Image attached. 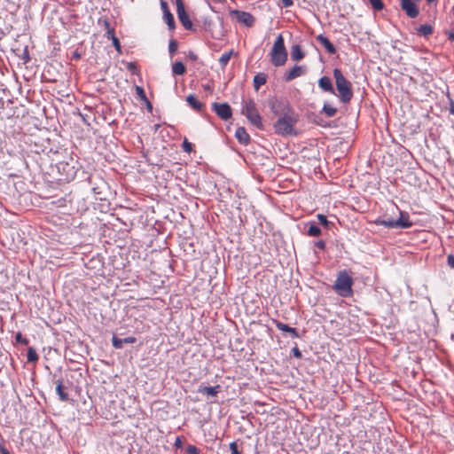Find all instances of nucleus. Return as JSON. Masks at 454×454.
<instances>
[{"label":"nucleus","mask_w":454,"mask_h":454,"mask_svg":"<svg viewBox=\"0 0 454 454\" xmlns=\"http://www.w3.org/2000/svg\"><path fill=\"white\" fill-rule=\"evenodd\" d=\"M333 77L335 79L338 97L342 103H348L353 97L351 82L344 77L339 68L333 69Z\"/></svg>","instance_id":"obj_1"},{"label":"nucleus","mask_w":454,"mask_h":454,"mask_svg":"<svg viewBox=\"0 0 454 454\" xmlns=\"http://www.w3.org/2000/svg\"><path fill=\"white\" fill-rule=\"evenodd\" d=\"M287 60V51L285 47L284 37L279 34L270 51V61L274 67H281Z\"/></svg>","instance_id":"obj_2"},{"label":"nucleus","mask_w":454,"mask_h":454,"mask_svg":"<svg viewBox=\"0 0 454 454\" xmlns=\"http://www.w3.org/2000/svg\"><path fill=\"white\" fill-rule=\"evenodd\" d=\"M353 278L346 270L340 271L333 285L334 291L341 297H350L352 290Z\"/></svg>","instance_id":"obj_3"},{"label":"nucleus","mask_w":454,"mask_h":454,"mask_svg":"<svg viewBox=\"0 0 454 454\" xmlns=\"http://www.w3.org/2000/svg\"><path fill=\"white\" fill-rule=\"evenodd\" d=\"M297 121V118L294 113L279 116L278 120L274 124L276 133L282 136L295 135L294 124Z\"/></svg>","instance_id":"obj_4"},{"label":"nucleus","mask_w":454,"mask_h":454,"mask_svg":"<svg viewBox=\"0 0 454 454\" xmlns=\"http://www.w3.org/2000/svg\"><path fill=\"white\" fill-rule=\"evenodd\" d=\"M242 114L246 115L247 120L254 127L262 129V117L257 111L255 102L254 99H247L242 104Z\"/></svg>","instance_id":"obj_5"},{"label":"nucleus","mask_w":454,"mask_h":454,"mask_svg":"<svg viewBox=\"0 0 454 454\" xmlns=\"http://www.w3.org/2000/svg\"><path fill=\"white\" fill-rule=\"evenodd\" d=\"M271 112L278 116H284L294 113L290 108L289 103L283 98H273L270 101Z\"/></svg>","instance_id":"obj_6"},{"label":"nucleus","mask_w":454,"mask_h":454,"mask_svg":"<svg viewBox=\"0 0 454 454\" xmlns=\"http://www.w3.org/2000/svg\"><path fill=\"white\" fill-rule=\"evenodd\" d=\"M176 12L178 19L184 27L187 30H191L192 28V22L191 21L189 15L186 13L184 10V4L182 0H176Z\"/></svg>","instance_id":"obj_7"},{"label":"nucleus","mask_w":454,"mask_h":454,"mask_svg":"<svg viewBox=\"0 0 454 454\" xmlns=\"http://www.w3.org/2000/svg\"><path fill=\"white\" fill-rule=\"evenodd\" d=\"M212 108L217 116L223 121H227L231 117V109L227 103H213Z\"/></svg>","instance_id":"obj_8"},{"label":"nucleus","mask_w":454,"mask_h":454,"mask_svg":"<svg viewBox=\"0 0 454 454\" xmlns=\"http://www.w3.org/2000/svg\"><path fill=\"white\" fill-rule=\"evenodd\" d=\"M401 5L409 17L416 18L419 15L417 5L412 0H402Z\"/></svg>","instance_id":"obj_9"},{"label":"nucleus","mask_w":454,"mask_h":454,"mask_svg":"<svg viewBox=\"0 0 454 454\" xmlns=\"http://www.w3.org/2000/svg\"><path fill=\"white\" fill-rule=\"evenodd\" d=\"M375 224L383 225L387 228H402L406 229L408 223H401L400 221H395L393 219H381L378 218L375 220Z\"/></svg>","instance_id":"obj_10"},{"label":"nucleus","mask_w":454,"mask_h":454,"mask_svg":"<svg viewBox=\"0 0 454 454\" xmlns=\"http://www.w3.org/2000/svg\"><path fill=\"white\" fill-rule=\"evenodd\" d=\"M233 13L236 15L239 21L246 26L251 27L254 24V19L251 13L242 11H235Z\"/></svg>","instance_id":"obj_11"},{"label":"nucleus","mask_w":454,"mask_h":454,"mask_svg":"<svg viewBox=\"0 0 454 454\" xmlns=\"http://www.w3.org/2000/svg\"><path fill=\"white\" fill-rule=\"evenodd\" d=\"M319 88L332 95H335V90L333 86L332 81L328 76H322L318 81Z\"/></svg>","instance_id":"obj_12"},{"label":"nucleus","mask_w":454,"mask_h":454,"mask_svg":"<svg viewBox=\"0 0 454 454\" xmlns=\"http://www.w3.org/2000/svg\"><path fill=\"white\" fill-rule=\"evenodd\" d=\"M317 41L320 43L329 52L330 54H333L336 52V49L333 44L329 41V39L324 35L320 34L317 36Z\"/></svg>","instance_id":"obj_13"},{"label":"nucleus","mask_w":454,"mask_h":454,"mask_svg":"<svg viewBox=\"0 0 454 454\" xmlns=\"http://www.w3.org/2000/svg\"><path fill=\"white\" fill-rule=\"evenodd\" d=\"M135 341H136V338L131 337V336L126 337L123 339H120V338H117L116 336H114L112 339L113 346L115 348H121L123 347V344H131V343H134Z\"/></svg>","instance_id":"obj_14"},{"label":"nucleus","mask_w":454,"mask_h":454,"mask_svg":"<svg viewBox=\"0 0 454 454\" xmlns=\"http://www.w3.org/2000/svg\"><path fill=\"white\" fill-rule=\"evenodd\" d=\"M304 74V68L301 66H294L285 76L286 82H290Z\"/></svg>","instance_id":"obj_15"},{"label":"nucleus","mask_w":454,"mask_h":454,"mask_svg":"<svg viewBox=\"0 0 454 454\" xmlns=\"http://www.w3.org/2000/svg\"><path fill=\"white\" fill-rule=\"evenodd\" d=\"M235 137L238 139V141L242 145H247L250 140V137H249L248 133L247 132L246 129L243 127H239L236 129Z\"/></svg>","instance_id":"obj_16"},{"label":"nucleus","mask_w":454,"mask_h":454,"mask_svg":"<svg viewBox=\"0 0 454 454\" xmlns=\"http://www.w3.org/2000/svg\"><path fill=\"white\" fill-rule=\"evenodd\" d=\"M186 102L192 108H193L196 111H200L203 106L202 103L200 102L197 97L193 94H189L186 97Z\"/></svg>","instance_id":"obj_17"},{"label":"nucleus","mask_w":454,"mask_h":454,"mask_svg":"<svg viewBox=\"0 0 454 454\" xmlns=\"http://www.w3.org/2000/svg\"><path fill=\"white\" fill-rule=\"evenodd\" d=\"M304 57V52L299 44L293 45L291 48V59L294 61H299Z\"/></svg>","instance_id":"obj_18"},{"label":"nucleus","mask_w":454,"mask_h":454,"mask_svg":"<svg viewBox=\"0 0 454 454\" xmlns=\"http://www.w3.org/2000/svg\"><path fill=\"white\" fill-rule=\"evenodd\" d=\"M253 82L255 90H258L261 86L266 83L267 75L264 73H258L254 75Z\"/></svg>","instance_id":"obj_19"},{"label":"nucleus","mask_w":454,"mask_h":454,"mask_svg":"<svg viewBox=\"0 0 454 454\" xmlns=\"http://www.w3.org/2000/svg\"><path fill=\"white\" fill-rule=\"evenodd\" d=\"M199 392L210 396H215L220 392V386L200 387Z\"/></svg>","instance_id":"obj_20"},{"label":"nucleus","mask_w":454,"mask_h":454,"mask_svg":"<svg viewBox=\"0 0 454 454\" xmlns=\"http://www.w3.org/2000/svg\"><path fill=\"white\" fill-rule=\"evenodd\" d=\"M233 54H234L233 50H231L229 51L224 52L223 54H222V56L219 58V64H220L222 69H223L227 66L228 62L230 61V59Z\"/></svg>","instance_id":"obj_21"},{"label":"nucleus","mask_w":454,"mask_h":454,"mask_svg":"<svg viewBox=\"0 0 454 454\" xmlns=\"http://www.w3.org/2000/svg\"><path fill=\"white\" fill-rule=\"evenodd\" d=\"M172 73L175 75H182L185 73V67L181 61H176L172 65Z\"/></svg>","instance_id":"obj_22"},{"label":"nucleus","mask_w":454,"mask_h":454,"mask_svg":"<svg viewBox=\"0 0 454 454\" xmlns=\"http://www.w3.org/2000/svg\"><path fill=\"white\" fill-rule=\"evenodd\" d=\"M163 18L170 30H174L176 27V23L173 15L169 11H165L163 14Z\"/></svg>","instance_id":"obj_23"},{"label":"nucleus","mask_w":454,"mask_h":454,"mask_svg":"<svg viewBox=\"0 0 454 454\" xmlns=\"http://www.w3.org/2000/svg\"><path fill=\"white\" fill-rule=\"evenodd\" d=\"M56 392L61 401H67L68 399V395L64 391V387L62 385V381L59 380L56 386Z\"/></svg>","instance_id":"obj_24"},{"label":"nucleus","mask_w":454,"mask_h":454,"mask_svg":"<svg viewBox=\"0 0 454 454\" xmlns=\"http://www.w3.org/2000/svg\"><path fill=\"white\" fill-rule=\"evenodd\" d=\"M320 234V228L315 223H310L308 230V235L311 237H317L319 236Z\"/></svg>","instance_id":"obj_25"},{"label":"nucleus","mask_w":454,"mask_h":454,"mask_svg":"<svg viewBox=\"0 0 454 454\" xmlns=\"http://www.w3.org/2000/svg\"><path fill=\"white\" fill-rule=\"evenodd\" d=\"M395 221H400L401 223H408V225L406 226V229L410 228L412 225V223L410 220V216H409L408 213H406L404 211H400L399 218L396 219Z\"/></svg>","instance_id":"obj_26"},{"label":"nucleus","mask_w":454,"mask_h":454,"mask_svg":"<svg viewBox=\"0 0 454 454\" xmlns=\"http://www.w3.org/2000/svg\"><path fill=\"white\" fill-rule=\"evenodd\" d=\"M433 32V28L430 25H427V24H425V25H421L419 28H418V33L420 35H424V36H427L429 35H431Z\"/></svg>","instance_id":"obj_27"},{"label":"nucleus","mask_w":454,"mask_h":454,"mask_svg":"<svg viewBox=\"0 0 454 454\" xmlns=\"http://www.w3.org/2000/svg\"><path fill=\"white\" fill-rule=\"evenodd\" d=\"M27 362L35 363L38 360V355L34 348H29L27 353Z\"/></svg>","instance_id":"obj_28"},{"label":"nucleus","mask_w":454,"mask_h":454,"mask_svg":"<svg viewBox=\"0 0 454 454\" xmlns=\"http://www.w3.org/2000/svg\"><path fill=\"white\" fill-rule=\"evenodd\" d=\"M136 92L137 94V96L144 101H145L147 103V106L150 110H152V105L150 104V102L147 100V98L145 96V90L142 87L140 86H136Z\"/></svg>","instance_id":"obj_29"},{"label":"nucleus","mask_w":454,"mask_h":454,"mask_svg":"<svg viewBox=\"0 0 454 454\" xmlns=\"http://www.w3.org/2000/svg\"><path fill=\"white\" fill-rule=\"evenodd\" d=\"M323 112L328 117H333L335 115L337 109L330 105L325 104L323 106Z\"/></svg>","instance_id":"obj_30"},{"label":"nucleus","mask_w":454,"mask_h":454,"mask_svg":"<svg viewBox=\"0 0 454 454\" xmlns=\"http://www.w3.org/2000/svg\"><path fill=\"white\" fill-rule=\"evenodd\" d=\"M368 1L375 11H381L384 7V4L381 0H368Z\"/></svg>","instance_id":"obj_31"},{"label":"nucleus","mask_w":454,"mask_h":454,"mask_svg":"<svg viewBox=\"0 0 454 454\" xmlns=\"http://www.w3.org/2000/svg\"><path fill=\"white\" fill-rule=\"evenodd\" d=\"M177 50V43L176 40L171 39L168 43V51L170 55H173Z\"/></svg>","instance_id":"obj_32"},{"label":"nucleus","mask_w":454,"mask_h":454,"mask_svg":"<svg viewBox=\"0 0 454 454\" xmlns=\"http://www.w3.org/2000/svg\"><path fill=\"white\" fill-rule=\"evenodd\" d=\"M182 148L186 153H191L192 151V144L188 142L187 139H184L182 145Z\"/></svg>","instance_id":"obj_33"},{"label":"nucleus","mask_w":454,"mask_h":454,"mask_svg":"<svg viewBox=\"0 0 454 454\" xmlns=\"http://www.w3.org/2000/svg\"><path fill=\"white\" fill-rule=\"evenodd\" d=\"M276 327H277L279 331H281V332H286V333L289 332V330H290V328H291L289 325H286V324H284V323H281V322H277V324H276Z\"/></svg>","instance_id":"obj_34"},{"label":"nucleus","mask_w":454,"mask_h":454,"mask_svg":"<svg viewBox=\"0 0 454 454\" xmlns=\"http://www.w3.org/2000/svg\"><path fill=\"white\" fill-rule=\"evenodd\" d=\"M317 220L319 221V223L323 225H325V227H328L329 225V221L327 220L326 216L325 215H322V214H318L317 215Z\"/></svg>","instance_id":"obj_35"},{"label":"nucleus","mask_w":454,"mask_h":454,"mask_svg":"<svg viewBox=\"0 0 454 454\" xmlns=\"http://www.w3.org/2000/svg\"><path fill=\"white\" fill-rule=\"evenodd\" d=\"M188 454H200V450L194 445H188L186 448Z\"/></svg>","instance_id":"obj_36"},{"label":"nucleus","mask_w":454,"mask_h":454,"mask_svg":"<svg viewBox=\"0 0 454 454\" xmlns=\"http://www.w3.org/2000/svg\"><path fill=\"white\" fill-rule=\"evenodd\" d=\"M230 450H231V454H240L238 450V444L236 442H231L230 443Z\"/></svg>","instance_id":"obj_37"},{"label":"nucleus","mask_w":454,"mask_h":454,"mask_svg":"<svg viewBox=\"0 0 454 454\" xmlns=\"http://www.w3.org/2000/svg\"><path fill=\"white\" fill-rule=\"evenodd\" d=\"M109 34H111V35H112V39H113V43H114V47L116 48L117 51H120L121 50V44H120V42H119L118 38L114 35V33H112L110 31H109Z\"/></svg>","instance_id":"obj_38"},{"label":"nucleus","mask_w":454,"mask_h":454,"mask_svg":"<svg viewBox=\"0 0 454 454\" xmlns=\"http://www.w3.org/2000/svg\"><path fill=\"white\" fill-rule=\"evenodd\" d=\"M15 340L16 341L18 342H20V343H23V344H27V340L26 339H24L21 335L20 333H18L15 336Z\"/></svg>","instance_id":"obj_39"},{"label":"nucleus","mask_w":454,"mask_h":454,"mask_svg":"<svg viewBox=\"0 0 454 454\" xmlns=\"http://www.w3.org/2000/svg\"><path fill=\"white\" fill-rule=\"evenodd\" d=\"M447 263L450 268L454 269V255H452V254L448 255Z\"/></svg>","instance_id":"obj_40"},{"label":"nucleus","mask_w":454,"mask_h":454,"mask_svg":"<svg viewBox=\"0 0 454 454\" xmlns=\"http://www.w3.org/2000/svg\"><path fill=\"white\" fill-rule=\"evenodd\" d=\"M315 246L320 249L324 250L325 248V242L324 240H318L315 243Z\"/></svg>","instance_id":"obj_41"},{"label":"nucleus","mask_w":454,"mask_h":454,"mask_svg":"<svg viewBox=\"0 0 454 454\" xmlns=\"http://www.w3.org/2000/svg\"><path fill=\"white\" fill-rule=\"evenodd\" d=\"M128 69L132 73V74H136L137 73V67L134 63L132 62H129L128 63V66H127Z\"/></svg>","instance_id":"obj_42"},{"label":"nucleus","mask_w":454,"mask_h":454,"mask_svg":"<svg viewBox=\"0 0 454 454\" xmlns=\"http://www.w3.org/2000/svg\"><path fill=\"white\" fill-rule=\"evenodd\" d=\"M292 352L295 357H297V358L301 357V353L297 347L293 348Z\"/></svg>","instance_id":"obj_43"},{"label":"nucleus","mask_w":454,"mask_h":454,"mask_svg":"<svg viewBox=\"0 0 454 454\" xmlns=\"http://www.w3.org/2000/svg\"><path fill=\"white\" fill-rule=\"evenodd\" d=\"M288 333L291 334V336L293 338H298L299 337V333H298V332H297V330L295 328L291 327Z\"/></svg>","instance_id":"obj_44"},{"label":"nucleus","mask_w":454,"mask_h":454,"mask_svg":"<svg viewBox=\"0 0 454 454\" xmlns=\"http://www.w3.org/2000/svg\"><path fill=\"white\" fill-rule=\"evenodd\" d=\"M282 3L285 7H290L294 4L293 0H282Z\"/></svg>","instance_id":"obj_45"},{"label":"nucleus","mask_w":454,"mask_h":454,"mask_svg":"<svg viewBox=\"0 0 454 454\" xmlns=\"http://www.w3.org/2000/svg\"><path fill=\"white\" fill-rule=\"evenodd\" d=\"M450 114L454 115V100L450 99Z\"/></svg>","instance_id":"obj_46"},{"label":"nucleus","mask_w":454,"mask_h":454,"mask_svg":"<svg viewBox=\"0 0 454 454\" xmlns=\"http://www.w3.org/2000/svg\"><path fill=\"white\" fill-rule=\"evenodd\" d=\"M175 446H176V448H180V447L182 446V442H181V439H180L179 437H177V438L176 439Z\"/></svg>","instance_id":"obj_47"},{"label":"nucleus","mask_w":454,"mask_h":454,"mask_svg":"<svg viewBox=\"0 0 454 454\" xmlns=\"http://www.w3.org/2000/svg\"><path fill=\"white\" fill-rule=\"evenodd\" d=\"M160 5H161V8H162V10H163V12H164L165 11H168V4H167V3H166V2L161 1Z\"/></svg>","instance_id":"obj_48"},{"label":"nucleus","mask_w":454,"mask_h":454,"mask_svg":"<svg viewBox=\"0 0 454 454\" xmlns=\"http://www.w3.org/2000/svg\"><path fill=\"white\" fill-rule=\"evenodd\" d=\"M1 454H10V453H9V451L6 449L3 448L1 450Z\"/></svg>","instance_id":"obj_49"},{"label":"nucleus","mask_w":454,"mask_h":454,"mask_svg":"<svg viewBox=\"0 0 454 454\" xmlns=\"http://www.w3.org/2000/svg\"><path fill=\"white\" fill-rule=\"evenodd\" d=\"M449 38L450 40H454V33H450V35H449Z\"/></svg>","instance_id":"obj_50"},{"label":"nucleus","mask_w":454,"mask_h":454,"mask_svg":"<svg viewBox=\"0 0 454 454\" xmlns=\"http://www.w3.org/2000/svg\"><path fill=\"white\" fill-rule=\"evenodd\" d=\"M427 2L428 4H433V3H435V2H436V0H427Z\"/></svg>","instance_id":"obj_51"}]
</instances>
